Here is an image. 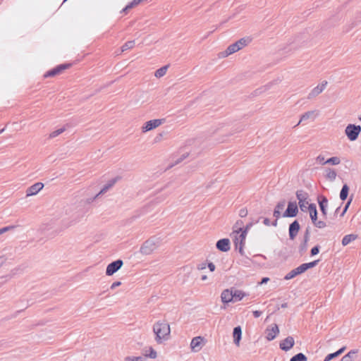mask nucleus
Masks as SVG:
<instances>
[{
	"label": "nucleus",
	"mask_w": 361,
	"mask_h": 361,
	"mask_svg": "<svg viewBox=\"0 0 361 361\" xmlns=\"http://www.w3.org/2000/svg\"><path fill=\"white\" fill-rule=\"evenodd\" d=\"M153 331L156 335V341L158 343L161 340H166L170 334V326L168 324L164 322H157L154 325Z\"/></svg>",
	"instance_id": "f257e3e1"
},
{
	"label": "nucleus",
	"mask_w": 361,
	"mask_h": 361,
	"mask_svg": "<svg viewBox=\"0 0 361 361\" xmlns=\"http://www.w3.org/2000/svg\"><path fill=\"white\" fill-rule=\"evenodd\" d=\"M159 238L152 237L144 243L140 248V252L144 255H150L159 247Z\"/></svg>",
	"instance_id": "f03ea898"
},
{
	"label": "nucleus",
	"mask_w": 361,
	"mask_h": 361,
	"mask_svg": "<svg viewBox=\"0 0 361 361\" xmlns=\"http://www.w3.org/2000/svg\"><path fill=\"white\" fill-rule=\"evenodd\" d=\"M361 132V126L349 124L345 130V135L350 141L355 140Z\"/></svg>",
	"instance_id": "7ed1b4c3"
},
{
	"label": "nucleus",
	"mask_w": 361,
	"mask_h": 361,
	"mask_svg": "<svg viewBox=\"0 0 361 361\" xmlns=\"http://www.w3.org/2000/svg\"><path fill=\"white\" fill-rule=\"evenodd\" d=\"M233 234H235L234 243L235 248L239 250V252L241 255H243V247L246 237V231H243L240 233H239V231H235Z\"/></svg>",
	"instance_id": "20e7f679"
},
{
	"label": "nucleus",
	"mask_w": 361,
	"mask_h": 361,
	"mask_svg": "<svg viewBox=\"0 0 361 361\" xmlns=\"http://www.w3.org/2000/svg\"><path fill=\"white\" fill-rule=\"evenodd\" d=\"M296 197L299 201L298 204L300 209L302 212L306 211V209H308V207H307L308 202L306 201L308 197L307 193L303 190H298L296 192Z\"/></svg>",
	"instance_id": "39448f33"
},
{
	"label": "nucleus",
	"mask_w": 361,
	"mask_h": 361,
	"mask_svg": "<svg viewBox=\"0 0 361 361\" xmlns=\"http://www.w3.org/2000/svg\"><path fill=\"white\" fill-rule=\"evenodd\" d=\"M123 261L121 259H117L111 263H110L106 270V274L107 276H112L114 273H116L121 267L123 266Z\"/></svg>",
	"instance_id": "423d86ee"
},
{
	"label": "nucleus",
	"mask_w": 361,
	"mask_h": 361,
	"mask_svg": "<svg viewBox=\"0 0 361 361\" xmlns=\"http://www.w3.org/2000/svg\"><path fill=\"white\" fill-rule=\"evenodd\" d=\"M298 212V205L295 202H289L288 207L283 214V217H294Z\"/></svg>",
	"instance_id": "0eeeda50"
},
{
	"label": "nucleus",
	"mask_w": 361,
	"mask_h": 361,
	"mask_svg": "<svg viewBox=\"0 0 361 361\" xmlns=\"http://www.w3.org/2000/svg\"><path fill=\"white\" fill-rule=\"evenodd\" d=\"M163 121V119L150 120L145 123V126L142 127V131L147 132L152 130L161 125Z\"/></svg>",
	"instance_id": "6e6552de"
},
{
	"label": "nucleus",
	"mask_w": 361,
	"mask_h": 361,
	"mask_svg": "<svg viewBox=\"0 0 361 361\" xmlns=\"http://www.w3.org/2000/svg\"><path fill=\"white\" fill-rule=\"evenodd\" d=\"M203 341H204V338H202L201 336H196V337L193 338L190 343L191 350L194 353L199 352L203 346V344H202Z\"/></svg>",
	"instance_id": "1a4fd4ad"
},
{
	"label": "nucleus",
	"mask_w": 361,
	"mask_h": 361,
	"mask_svg": "<svg viewBox=\"0 0 361 361\" xmlns=\"http://www.w3.org/2000/svg\"><path fill=\"white\" fill-rule=\"evenodd\" d=\"M279 333V327L276 324H272L267 327L266 330V338L268 341L274 340Z\"/></svg>",
	"instance_id": "9d476101"
},
{
	"label": "nucleus",
	"mask_w": 361,
	"mask_h": 361,
	"mask_svg": "<svg viewBox=\"0 0 361 361\" xmlns=\"http://www.w3.org/2000/svg\"><path fill=\"white\" fill-rule=\"evenodd\" d=\"M43 188L44 184L42 183H36L27 189L26 196L29 197L37 195L41 190H42Z\"/></svg>",
	"instance_id": "9b49d317"
},
{
	"label": "nucleus",
	"mask_w": 361,
	"mask_h": 361,
	"mask_svg": "<svg viewBox=\"0 0 361 361\" xmlns=\"http://www.w3.org/2000/svg\"><path fill=\"white\" fill-rule=\"evenodd\" d=\"M327 85L326 81H324L322 82L321 85H317L314 89L312 90V91L310 92V94L307 96V98L309 99H311L317 95H319L320 93L323 92V90L325 89L326 86Z\"/></svg>",
	"instance_id": "f8f14e48"
},
{
	"label": "nucleus",
	"mask_w": 361,
	"mask_h": 361,
	"mask_svg": "<svg viewBox=\"0 0 361 361\" xmlns=\"http://www.w3.org/2000/svg\"><path fill=\"white\" fill-rule=\"evenodd\" d=\"M216 248L222 252H227L230 250V240L228 238H223L216 242Z\"/></svg>",
	"instance_id": "ddd939ff"
},
{
	"label": "nucleus",
	"mask_w": 361,
	"mask_h": 361,
	"mask_svg": "<svg viewBox=\"0 0 361 361\" xmlns=\"http://www.w3.org/2000/svg\"><path fill=\"white\" fill-rule=\"evenodd\" d=\"M294 343V338L292 336H288L281 342L280 348L283 350L288 351L293 346Z\"/></svg>",
	"instance_id": "4468645a"
},
{
	"label": "nucleus",
	"mask_w": 361,
	"mask_h": 361,
	"mask_svg": "<svg viewBox=\"0 0 361 361\" xmlns=\"http://www.w3.org/2000/svg\"><path fill=\"white\" fill-rule=\"evenodd\" d=\"M319 260H315L309 263L302 264L298 267L297 268H295V269L298 275L304 273L305 271H307L308 269L314 267L317 264Z\"/></svg>",
	"instance_id": "2eb2a0df"
},
{
	"label": "nucleus",
	"mask_w": 361,
	"mask_h": 361,
	"mask_svg": "<svg viewBox=\"0 0 361 361\" xmlns=\"http://www.w3.org/2000/svg\"><path fill=\"white\" fill-rule=\"evenodd\" d=\"M300 230V224L298 221H294L289 226V237L290 239L293 240L297 235Z\"/></svg>",
	"instance_id": "dca6fc26"
},
{
	"label": "nucleus",
	"mask_w": 361,
	"mask_h": 361,
	"mask_svg": "<svg viewBox=\"0 0 361 361\" xmlns=\"http://www.w3.org/2000/svg\"><path fill=\"white\" fill-rule=\"evenodd\" d=\"M221 301L224 303H228V302H232L233 300V291L230 290L228 289L224 290L221 293Z\"/></svg>",
	"instance_id": "f3484780"
},
{
	"label": "nucleus",
	"mask_w": 361,
	"mask_h": 361,
	"mask_svg": "<svg viewBox=\"0 0 361 361\" xmlns=\"http://www.w3.org/2000/svg\"><path fill=\"white\" fill-rule=\"evenodd\" d=\"M242 336V329L240 326H236L233 329V342L237 345H240V341L241 340Z\"/></svg>",
	"instance_id": "a211bd4d"
},
{
	"label": "nucleus",
	"mask_w": 361,
	"mask_h": 361,
	"mask_svg": "<svg viewBox=\"0 0 361 361\" xmlns=\"http://www.w3.org/2000/svg\"><path fill=\"white\" fill-rule=\"evenodd\" d=\"M318 115V113L316 111H310L306 113H305L300 118V120L296 126H298L301 122L307 121L309 119L314 120L317 116Z\"/></svg>",
	"instance_id": "6ab92c4d"
},
{
	"label": "nucleus",
	"mask_w": 361,
	"mask_h": 361,
	"mask_svg": "<svg viewBox=\"0 0 361 361\" xmlns=\"http://www.w3.org/2000/svg\"><path fill=\"white\" fill-rule=\"evenodd\" d=\"M318 202L320 207V209L322 211V213L324 216H326L327 214L326 208L328 206V200L324 196H320L318 198Z\"/></svg>",
	"instance_id": "aec40b11"
},
{
	"label": "nucleus",
	"mask_w": 361,
	"mask_h": 361,
	"mask_svg": "<svg viewBox=\"0 0 361 361\" xmlns=\"http://www.w3.org/2000/svg\"><path fill=\"white\" fill-rule=\"evenodd\" d=\"M117 178L112 179L109 181L107 184H106L100 192L95 196V198L98 197L100 195L106 192L116 182Z\"/></svg>",
	"instance_id": "412c9836"
},
{
	"label": "nucleus",
	"mask_w": 361,
	"mask_h": 361,
	"mask_svg": "<svg viewBox=\"0 0 361 361\" xmlns=\"http://www.w3.org/2000/svg\"><path fill=\"white\" fill-rule=\"evenodd\" d=\"M308 210L310 212V216L312 219V221H316V219H317V211L316 205L314 204H309Z\"/></svg>",
	"instance_id": "4be33fe9"
},
{
	"label": "nucleus",
	"mask_w": 361,
	"mask_h": 361,
	"mask_svg": "<svg viewBox=\"0 0 361 361\" xmlns=\"http://www.w3.org/2000/svg\"><path fill=\"white\" fill-rule=\"evenodd\" d=\"M357 353V350H350L341 358V361H353L356 357Z\"/></svg>",
	"instance_id": "5701e85b"
},
{
	"label": "nucleus",
	"mask_w": 361,
	"mask_h": 361,
	"mask_svg": "<svg viewBox=\"0 0 361 361\" xmlns=\"http://www.w3.org/2000/svg\"><path fill=\"white\" fill-rule=\"evenodd\" d=\"M357 238V235L355 234H349L343 237L342 240V245L343 246L348 245L350 243L354 241Z\"/></svg>",
	"instance_id": "b1692460"
},
{
	"label": "nucleus",
	"mask_w": 361,
	"mask_h": 361,
	"mask_svg": "<svg viewBox=\"0 0 361 361\" xmlns=\"http://www.w3.org/2000/svg\"><path fill=\"white\" fill-rule=\"evenodd\" d=\"M238 51H239V48L238 47L236 43L235 42L228 47V48L224 53V56H228V55L232 54Z\"/></svg>",
	"instance_id": "393cba45"
},
{
	"label": "nucleus",
	"mask_w": 361,
	"mask_h": 361,
	"mask_svg": "<svg viewBox=\"0 0 361 361\" xmlns=\"http://www.w3.org/2000/svg\"><path fill=\"white\" fill-rule=\"evenodd\" d=\"M345 350V347L341 348L336 352L334 353L329 354L325 358L324 361H330L331 360L337 357L338 355H340Z\"/></svg>",
	"instance_id": "a878e982"
},
{
	"label": "nucleus",
	"mask_w": 361,
	"mask_h": 361,
	"mask_svg": "<svg viewBox=\"0 0 361 361\" xmlns=\"http://www.w3.org/2000/svg\"><path fill=\"white\" fill-rule=\"evenodd\" d=\"M326 178L330 181H334L336 178V172L331 169H326Z\"/></svg>",
	"instance_id": "bb28decb"
},
{
	"label": "nucleus",
	"mask_w": 361,
	"mask_h": 361,
	"mask_svg": "<svg viewBox=\"0 0 361 361\" xmlns=\"http://www.w3.org/2000/svg\"><path fill=\"white\" fill-rule=\"evenodd\" d=\"M349 187L344 184L340 192V198L341 200H345L348 195Z\"/></svg>",
	"instance_id": "cd10ccee"
},
{
	"label": "nucleus",
	"mask_w": 361,
	"mask_h": 361,
	"mask_svg": "<svg viewBox=\"0 0 361 361\" xmlns=\"http://www.w3.org/2000/svg\"><path fill=\"white\" fill-rule=\"evenodd\" d=\"M233 301H238L241 300L245 296V293H243L241 290H235L234 292H233Z\"/></svg>",
	"instance_id": "c85d7f7f"
},
{
	"label": "nucleus",
	"mask_w": 361,
	"mask_h": 361,
	"mask_svg": "<svg viewBox=\"0 0 361 361\" xmlns=\"http://www.w3.org/2000/svg\"><path fill=\"white\" fill-rule=\"evenodd\" d=\"M307 357L302 353H298L291 357L290 361H307Z\"/></svg>",
	"instance_id": "c756f323"
},
{
	"label": "nucleus",
	"mask_w": 361,
	"mask_h": 361,
	"mask_svg": "<svg viewBox=\"0 0 361 361\" xmlns=\"http://www.w3.org/2000/svg\"><path fill=\"white\" fill-rule=\"evenodd\" d=\"M168 67H169L168 66H164L159 68L158 70H157L155 72V76L157 78H161V77L164 76L166 73Z\"/></svg>",
	"instance_id": "7c9ffc66"
},
{
	"label": "nucleus",
	"mask_w": 361,
	"mask_h": 361,
	"mask_svg": "<svg viewBox=\"0 0 361 361\" xmlns=\"http://www.w3.org/2000/svg\"><path fill=\"white\" fill-rule=\"evenodd\" d=\"M135 46V41H128L126 42L121 47V52H124L128 49H131Z\"/></svg>",
	"instance_id": "2f4dec72"
},
{
	"label": "nucleus",
	"mask_w": 361,
	"mask_h": 361,
	"mask_svg": "<svg viewBox=\"0 0 361 361\" xmlns=\"http://www.w3.org/2000/svg\"><path fill=\"white\" fill-rule=\"evenodd\" d=\"M341 163L340 158L337 157H333L327 159L324 164H329L332 165H338Z\"/></svg>",
	"instance_id": "473e14b6"
},
{
	"label": "nucleus",
	"mask_w": 361,
	"mask_h": 361,
	"mask_svg": "<svg viewBox=\"0 0 361 361\" xmlns=\"http://www.w3.org/2000/svg\"><path fill=\"white\" fill-rule=\"evenodd\" d=\"M249 39L242 38L237 41L235 43L239 48V50L245 47L249 42Z\"/></svg>",
	"instance_id": "72a5a7b5"
},
{
	"label": "nucleus",
	"mask_w": 361,
	"mask_h": 361,
	"mask_svg": "<svg viewBox=\"0 0 361 361\" xmlns=\"http://www.w3.org/2000/svg\"><path fill=\"white\" fill-rule=\"evenodd\" d=\"M249 39L242 38L237 41L235 43L239 48V50L245 47L249 42Z\"/></svg>",
	"instance_id": "f704fd0d"
},
{
	"label": "nucleus",
	"mask_w": 361,
	"mask_h": 361,
	"mask_svg": "<svg viewBox=\"0 0 361 361\" xmlns=\"http://www.w3.org/2000/svg\"><path fill=\"white\" fill-rule=\"evenodd\" d=\"M298 274L296 271L295 269H293L292 271H290L289 273H288L285 277H284V279L286 280H290L293 278H294L295 276H298Z\"/></svg>",
	"instance_id": "c9c22d12"
},
{
	"label": "nucleus",
	"mask_w": 361,
	"mask_h": 361,
	"mask_svg": "<svg viewBox=\"0 0 361 361\" xmlns=\"http://www.w3.org/2000/svg\"><path fill=\"white\" fill-rule=\"evenodd\" d=\"M65 128H59L56 130H54L53 131L52 133H51L49 134V137L50 138H54L58 135H59L60 134H61L62 133H63L65 131Z\"/></svg>",
	"instance_id": "e433bc0d"
},
{
	"label": "nucleus",
	"mask_w": 361,
	"mask_h": 361,
	"mask_svg": "<svg viewBox=\"0 0 361 361\" xmlns=\"http://www.w3.org/2000/svg\"><path fill=\"white\" fill-rule=\"evenodd\" d=\"M308 240H309V233H308V231H307V232L305 233V235L304 243L300 245V250L301 251H305L306 250V249H307V243Z\"/></svg>",
	"instance_id": "4c0bfd02"
},
{
	"label": "nucleus",
	"mask_w": 361,
	"mask_h": 361,
	"mask_svg": "<svg viewBox=\"0 0 361 361\" xmlns=\"http://www.w3.org/2000/svg\"><path fill=\"white\" fill-rule=\"evenodd\" d=\"M313 224L317 226L319 228H323L326 226V223L324 221H318L316 219V221H312Z\"/></svg>",
	"instance_id": "58836bf2"
},
{
	"label": "nucleus",
	"mask_w": 361,
	"mask_h": 361,
	"mask_svg": "<svg viewBox=\"0 0 361 361\" xmlns=\"http://www.w3.org/2000/svg\"><path fill=\"white\" fill-rule=\"evenodd\" d=\"M60 72L59 71L57 67L48 71L46 74H45V77H51V76H54L57 74H59Z\"/></svg>",
	"instance_id": "ea45409f"
},
{
	"label": "nucleus",
	"mask_w": 361,
	"mask_h": 361,
	"mask_svg": "<svg viewBox=\"0 0 361 361\" xmlns=\"http://www.w3.org/2000/svg\"><path fill=\"white\" fill-rule=\"evenodd\" d=\"M285 205H286V201L282 200L276 204L275 209H278V210L281 211V210L283 209Z\"/></svg>",
	"instance_id": "a19ab883"
},
{
	"label": "nucleus",
	"mask_w": 361,
	"mask_h": 361,
	"mask_svg": "<svg viewBox=\"0 0 361 361\" xmlns=\"http://www.w3.org/2000/svg\"><path fill=\"white\" fill-rule=\"evenodd\" d=\"M188 153H184L183 154L181 155L180 158L176 159L175 161H174V164H173L175 165V164H178L179 163H180L183 159H185L186 157H188Z\"/></svg>",
	"instance_id": "79ce46f5"
},
{
	"label": "nucleus",
	"mask_w": 361,
	"mask_h": 361,
	"mask_svg": "<svg viewBox=\"0 0 361 361\" xmlns=\"http://www.w3.org/2000/svg\"><path fill=\"white\" fill-rule=\"evenodd\" d=\"M188 153H184L183 154L181 155L180 158L176 159L175 161H174V164H173L175 165V164H178L179 163H180L183 159H185L186 157H188Z\"/></svg>",
	"instance_id": "37998d69"
},
{
	"label": "nucleus",
	"mask_w": 361,
	"mask_h": 361,
	"mask_svg": "<svg viewBox=\"0 0 361 361\" xmlns=\"http://www.w3.org/2000/svg\"><path fill=\"white\" fill-rule=\"evenodd\" d=\"M142 358L141 357H127L125 358L124 361H142Z\"/></svg>",
	"instance_id": "c03bdc74"
},
{
	"label": "nucleus",
	"mask_w": 361,
	"mask_h": 361,
	"mask_svg": "<svg viewBox=\"0 0 361 361\" xmlns=\"http://www.w3.org/2000/svg\"><path fill=\"white\" fill-rule=\"evenodd\" d=\"M147 356H149L151 358H156L157 357V352L152 348H149V353L147 355Z\"/></svg>",
	"instance_id": "a18cd8bd"
},
{
	"label": "nucleus",
	"mask_w": 361,
	"mask_h": 361,
	"mask_svg": "<svg viewBox=\"0 0 361 361\" xmlns=\"http://www.w3.org/2000/svg\"><path fill=\"white\" fill-rule=\"evenodd\" d=\"M70 66H71L70 64H61V65L58 66L57 68H58L59 71L60 73H61V71L68 68V67H70Z\"/></svg>",
	"instance_id": "49530a36"
},
{
	"label": "nucleus",
	"mask_w": 361,
	"mask_h": 361,
	"mask_svg": "<svg viewBox=\"0 0 361 361\" xmlns=\"http://www.w3.org/2000/svg\"><path fill=\"white\" fill-rule=\"evenodd\" d=\"M13 228H14V226H6V227L1 228L0 229V235L6 233V231H8L13 229Z\"/></svg>",
	"instance_id": "de8ad7c7"
},
{
	"label": "nucleus",
	"mask_w": 361,
	"mask_h": 361,
	"mask_svg": "<svg viewBox=\"0 0 361 361\" xmlns=\"http://www.w3.org/2000/svg\"><path fill=\"white\" fill-rule=\"evenodd\" d=\"M319 246L317 245L312 248L311 255H317L319 253Z\"/></svg>",
	"instance_id": "09e8293b"
},
{
	"label": "nucleus",
	"mask_w": 361,
	"mask_h": 361,
	"mask_svg": "<svg viewBox=\"0 0 361 361\" xmlns=\"http://www.w3.org/2000/svg\"><path fill=\"white\" fill-rule=\"evenodd\" d=\"M239 215L241 217H245L247 215V210L245 208L243 209H241L240 211H239Z\"/></svg>",
	"instance_id": "8fccbe9b"
},
{
	"label": "nucleus",
	"mask_w": 361,
	"mask_h": 361,
	"mask_svg": "<svg viewBox=\"0 0 361 361\" xmlns=\"http://www.w3.org/2000/svg\"><path fill=\"white\" fill-rule=\"evenodd\" d=\"M317 161L322 164H324V162H325L326 161L324 160V157L323 156L319 155L317 157Z\"/></svg>",
	"instance_id": "3c124183"
},
{
	"label": "nucleus",
	"mask_w": 361,
	"mask_h": 361,
	"mask_svg": "<svg viewBox=\"0 0 361 361\" xmlns=\"http://www.w3.org/2000/svg\"><path fill=\"white\" fill-rule=\"evenodd\" d=\"M274 216L276 217V219H279L281 216V211L278 209H274Z\"/></svg>",
	"instance_id": "603ef678"
},
{
	"label": "nucleus",
	"mask_w": 361,
	"mask_h": 361,
	"mask_svg": "<svg viewBox=\"0 0 361 361\" xmlns=\"http://www.w3.org/2000/svg\"><path fill=\"white\" fill-rule=\"evenodd\" d=\"M120 285H121L120 281H116V282L113 283L112 285L111 286V289H114L116 287L119 286Z\"/></svg>",
	"instance_id": "864d4df0"
},
{
	"label": "nucleus",
	"mask_w": 361,
	"mask_h": 361,
	"mask_svg": "<svg viewBox=\"0 0 361 361\" xmlns=\"http://www.w3.org/2000/svg\"><path fill=\"white\" fill-rule=\"evenodd\" d=\"M208 268L211 271H214L215 270V265L212 262H209L208 264Z\"/></svg>",
	"instance_id": "5fc2aeb1"
},
{
	"label": "nucleus",
	"mask_w": 361,
	"mask_h": 361,
	"mask_svg": "<svg viewBox=\"0 0 361 361\" xmlns=\"http://www.w3.org/2000/svg\"><path fill=\"white\" fill-rule=\"evenodd\" d=\"M261 314H262V312H260V311L255 310V311L253 312V315L256 318L260 317Z\"/></svg>",
	"instance_id": "6e6d98bb"
},
{
	"label": "nucleus",
	"mask_w": 361,
	"mask_h": 361,
	"mask_svg": "<svg viewBox=\"0 0 361 361\" xmlns=\"http://www.w3.org/2000/svg\"><path fill=\"white\" fill-rule=\"evenodd\" d=\"M206 266H207L206 263H202L197 266V269L200 270H202L206 268Z\"/></svg>",
	"instance_id": "4d7b16f0"
},
{
	"label": "nucleus",
	"mask_w": 361,
	"mask_h": 361,
	"mask_svg": "<svg viewBox=\"0 0 361 361\" xmlns=\"http://www.w3.org/2000/svg\"><path fill=\"white\" fill-rule=\"evenodd\" d=\"M263 224H264L265 226H270V224H271V223H270V220H269V219H267V218H265V219H264Z\"/></svg>",
	"instance_id": "13d9d810"
},
{
	"label": "nucleus",
	"mask_w": 361,
	"mask_h": 361,
	"mask_svg": "<svg viewBox=\"0 0 361 361\" xmlns=\"http://www.w3.org/2000/svg\"><path fill=\"white\" fill-rule=\"evenodd\" d=\"M82 216H83V214L80 215V217L77 216L76 217L74 218L73 221L75 223L79 222L80 221V219L82 218Z\"/></svg>",
	"instance_id": "bf43d9fd"
},
{
	"label": "nucleus",
	"mask_w": 361,
	"mask_h": 361,
	"mask_svg": "<svg viewBox=\"0 0 361 361\" xmlns=\"http://www.w3.org/2000/svg\"><path fill=\"white\" fill-rule=\"evenodd\" d=\"M351 200H352V199H350V200L348 202V203L346 204V205H345V208H344V209H343V212L342 214H343L347 211L348 207L349 204H350Z\"/></svg>",
	"instance_id": "052dcab7"
},
{
	"label": "nucleus",
	"mask_w": 361,
	"mask_h": 361,
	"mask_svg": "<svg viewBox=\"0 0 361 361\" xmlns=\"http://www.w3.org/2000/svg\"><path fill=\"white\" fill-rule=\"evenodd\" d=\"M252 225H253V224H252V223H250V224H248L246 226V227H245V230H244V231H246V233H247V231H248V230H249V229L252 226Z\"/></svg>",
	"instance_id": "680f3d73"
},
{
	"label": "nucleus",
	"mask_w": 361,
	"mask_h": 361,
	"mask_svg": "<svg viewBox=\"0 0 361 361\" xmlns=\"http://www.w3.org/2000/svg\"><path fill=\"white\" fill-rule=\"evenodd\" d=\"M268 281H269V279L267 277H264L262 279L261 284L266 283Z\"/></svg>",
	"instance_id": "e2e57ef3"
},
{
	"label": "nucleus",
	"mask_w": 361,
	"mask_h": 361,
	"mask_svg": "<svg viewBox=\"0 0 361 361\" xmlns=\"http://www.w3.org/2000/svg\"><path fill=\"white\" fill-rule=\"evenodd\" d=\"M277 219H276V220H275V221H274L272 222V225H273L274 226H276V225H277Z\"/></svg>",
	"instance_id": "0e129e2a"
},
{
	"label": "nucleus",
	"mask_w": 361,
	"mask_h": 361,
	"mask_svg": "<svg viewBox=\"0 0 361 361\" xmlns=\"http://www.w3.org/2000/svg\"><path fill=\"white\" fill-rule=\"evenodd\" d=\"M207 279V276L206 275H203V276H202V281H205Z\"/></svg>",
	"instance_id": "69168bd1"
},
{
	"label": "nucleus",
	"mask_w": 361,
	"mask_h": 361,
	"mask_svg": "<svg viewBox=\"0 0 361 361\" xmlns=\"http://www.w3.org/2000/svg\"><path fill=\"white\" fill-rule=\"evenodd\" d=\"M287 307V304L286 303L282 305V307Z\"/></svg>",
	"instance_id": "338daca9"
},
{
	"label": "nucleus",
	"mask_w": 361,
	"mask_h": 361,
	"mask_svg": "<svg viewBox=\"0 0 361 361\" xmlns=\"http://www.w3.org/2000/svg\"><path fill=\"white\" fill-rule=\"evenodd\" d=\"M4 130V128H3V129H1V130H0V134H1Z\"/></svg>",
	"instance_id": "774afa93"
}]
</instances>
